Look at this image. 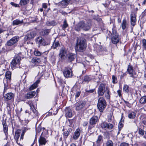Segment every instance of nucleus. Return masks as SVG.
I'll list each match as a JSON object with an SVG mask.
<instances>
[{"label": "nucleus", "mask_w": 146, "mask_h": 146, "mask_svg": "<svg viewBox=\"0 0 146 146\" xmlns=\"http://www.w3.org/2000/svg\"><path fill=\"white\" fill-rule=\"evenodd\" d=\"M66 50L64 46L62 47L60 50L59 56L61 59L64 58L65 57V54L66 53Z\"/></svg>", "instance_id": "obj_24"}, {"label": "nucleus", "mask_w": 146, "mask_h": 146, "mask_svg": "<svg viewBox=\"0 0 146 146\" xmlns=\"http://www.w3.org/2000/svg\"><path fill=\"white\" fill-rule=\"evenodd\" d=\"M70 3L71 4L70 0H63L60 2V4L62 6H65Z\"/></svg>", "instance_id": "obj_38"}, {"label": "nucleus", "mask_w": 146, "mask_h": 146, "mask_svg": "<svg viewBox=\"0 0 146 146\" xmlns=\"http://www.w3.org/2000/svg\"><path fill=\"white\" fill-rule=\"evenodd\" d=\"M123 91L125 93H128L129 92V86L127 84H125L123 87Z\"/></svg>", "instance_id": "obj_41"}, {"label": "nucleus", "mask_w": 146, "mask_h": 146, "mask_svg": "<svg viewBox=\"0 0 146 146\" xmlns=\"http://www.w3.org/2000/svg\"><path fill=\"white\" fill-rule=\"evenodd\" d=\"M47 7V4L46 3H44L42 4V7L46 9Z\"/></svg>", "instance_id": "obj_59"}, {"label": "nucleus", "mask_w": 146, "mask_h": 146, "mask_svg": "<svg viewBox=\"0 0 146 146\" xmlns=\"http://www.w3.org/2000/svg\"><path fill=\"white\" fill-rule=\"evenodd\" d=\"M40 81L38 80L36 81L34 84H32L29 88L30 90H33L36 88L37 86V84Z\"/></svg>", "instance_id": "obj_33"}, {"label": "nucleus", "mask_w": 146, "mask_h": 146, "mask_svg": "<svg viewBox=\"0 0 146 146\" xmlns=\"http://www.w3.org/2000/svg\"><path fill=\"white\" fill-rule=\"evenodd\" d=\"M117 93L118 94L119 96V97L121 96H122V94L121 92V91L120 90H118L117 91Z\"/></svg>", "instance_id": "obj_61"}, {"label": "nucleus", "mask_w": 146, "mask_h": 146, "mask_svg": "<svg viewBox=\"0 0 146 146\" xmlns=\"http://www.w3.org/2000/svg\"><path fill=\"white\" fill-rule=\"evenodd\" d=\"M81 130L80 129L78 128L76 129L72 136V138L76 140L79 137L80 134Z\"/></svg>", "instance_id": "obj_20"}, {"label": "nucleus", "mask_w": 146, "mask_h": 146, "mask_svg": "<svg viewBox=\"0 0 146 146\" xmlns=\"http://www.w3.org/2000/svg\"><path fill=\"white\" fill-rule=\"evenodd\" d=\"M31 62L33 63L38 64L40 62V59L38 58H33L31 60Z\"/></svg>", "instance_id": "obj_35"}, {"label": "nucleus", "mask_w": 146, "mask_h": 146, "mask_svg": "<svg viewBox=\"0 0 146 146\" xmlns=\"http://www.w3.org/2000/svg\"><path fill=\"white\" fill-rule=\"evenodd\" d=\"M140 102L141 104L146 103V95L142 97L140 100Z\"/></svg>", "instance_id": "obj_43"}, {"label": "nucleus", "mask_w": 146, "mask_h": 146, "mask_svg": "<svg viewBox=\"0 0 146 146\" xmlns=\"http://www.w3.org/2000/svg\"><path fill=\"white\" fill-rule=\"evenodd\" d=\"M126 72L129 74L131 77L135 78L137 77L136 73L135 72L133 69V67L129 63L128 65Z\"/></svg>", "instance_id": "obj_9"}, {"label": "nucleus", "mask_w": 146, "mask_h": 146, "mask_svg": "<svg viewBox=\"0 0 146 146\" xmlns=\"http://www.w3.org/2000/svg\"><path fill=\"white\" fill-rule=\"evenodd\" d=\"M100 125L102 128L105 130L112 129L113 127L112 124L108 123L105 121H102Z\"/></svg>", "instance_id": "obj_10"}, {"label": "nucleus", "mask_w": 146, "mask_h": 146, "mask_svg": "<svg viewBox=\"0 0 146 146\" xmlns=\"http://www.w3.org/2000/svg\"><path fill=\"white\" fill-rule=\"evenodd\" d=\"M136 115V113L131 111H129L128 113V117L130 119H133L135 118Z\"/></svg>", "instance_id": "obj_29"}, {"label": "nucleus", "mask_w": 146, "mask_h": 146, "mask_svg": "<svg viewBox=\"0 0 146 146\" xmlns=\"http://www.w3.org/2000/svg\"><path fill=\"white\" fill-rule=\"evenodd\" d=\"M122 119V117H121V121L119 122V123L118 125V129L119 131H120L122 128L123 127V124L121 121V120Z\"/></svg>", "instance_id": "obj_45"}, {"label": "nucleus", "mask_w": 146, "mask_h": 146, "mask_svg": "<svg viewBox=\"0 0 146 146\" xmlns=\"http://www.w3.org/2000/svg\"><path fill=\"white\" fill-rule=\"evenodd\" d=\"M92 79V78L90 76L87 75L85 76L82 78V83L83 84L88 83Z\"/></svg>", "instance_id": "obj_25"}, {"label": "nucleus", "mask_w": 146, "mask_h": 146, "mask_svg": "<svg viewBox=\"0 0 146 146\" xmlns=\"http://www.w3.org/2000/svg\"><path fill=\"white\" fill-rule=\"evenodd\" d=\"M60 46L59 42L58 41L54 40L51 47L53 49H56L57 47Z\"/></svg>", "instance_id": "obj_31"}, {"label": "nucleus", "mask_w": 146, "mask_h": 146, "mask_svg": "<svg viewBox=\"0 0 146 146\" xmlns=\"http://www.w3.org/2000/svg\"><path fill=\"white\" fill-rule=\"evenodd\" d=\"M71 4H79L80 3L82 0H70Z\"/></svg>", "instance_id": "obj_46"}, {"label": "nucleus", "mask_w": 146, "mask_h": 146, "mask_svg": "<svg viewBox=\"0 0 146 146\" xmlns=\"http://www.w3.org/2000/svg\"><path fill=\"white\" fill-rule=\"evenodd\" d=\"M47 142L45 138L41 135L38 139V143L39 146H42L45 145Z\"/></svg>", "instance_id": "obj_23"}, {"label": "nucleus", "mask_w": 146, "mask_h": 146, "mask_svg": "<svg viewBox=\"0 0 146 146\" xmlns=\"http://www.w3.org/2000/svg\"><path fill=\"white\" fill-rule=\"evenodd\" d=\"M50 30L49 29H46L44 30L42 32V33L43 35H48L50 33Z\"/></svg>", "instance_id": "obj_51"}, {"label": "nucleus", "mask_w": 146, "mask_h": 146, "mask_svg": "<svg viewBox=\"0 0 146 146\" xmlns=\"http://www.w3.org/2000/svg\"><path fill=\"white\" fill-rule=\"evenodd\" d=\"M100 117L96 115H93L90 119L89 124L88 125V130H91L94 127L95 125L99 121Z\"/></svg>", "instance_id": "obj_4"}, {"label": "nucleus", "mask_w": 146, "mask_h": 146, "mask_svg": "<svg viewBox=\"0 0 146 146\" xmlns=\"http://www.w3.org/2000/svg\"><path fill=\"white\" fill-rule=\"evenodd\" d=\"M2 124L3 127V131L6 136L8 135V126L7 125L4 119L2 120Z\"/></svg>", "instance_id": "obj_21"}, {"label": "nucleus", "mask_w": 146, "mask_h": 146, "mask_svg": "<svg viewBox=\"0 0 146 146\" xmlns=\"http://www.w3.org/2000/svg\"><path fill=\"white\" fill-rule=\"evenodd\" d=\"M62 27V29L65 30L68 27V24L67 21L66 19H65L63 22V24L62 25H61Z\"/></svg>", "instance_id": "obj_34"}, {"label": "nucleus", "mask_w": 146, "mask_h": 146, "mask_svg": "<svg viewBox=\"0 0 146 146\" xmlns=\"http://www.w3.org/2000/svg\"><path fill=\"white\" fill-rule=\"evenodd\" d=\"M72 131V129L71 128H69L66 130L65 129H63L62 130L63 131V138L65 140H66Z\"/></svg>", "instance_id": "obj_18"}, {"label": "nucleus", "mask_w": 146, "mask_h": 146, "mask_svg": "<svg viewBox=\"0 0 146 146\" xmlns=\"http://www.w3.org/2000/svg\"><path fill=\"white\" fill-rule=\"evenodd\" d=\"M104 95L106 98L107 99L109 100L110 101V92L109 90H106V93H105Z\"/></svg>", "instance_id": "obj_39"}, {"label": "nucleus", "mask_w": 146, "mask_h": 146, "mask_svg": "<svg viewBox=\"0 0 146 146\" xmlns=\"http://www.w3.org/2000/svg\"><path fill=\"white\" fill-rule=\"evenodd\" d=\"M14 95L11 92L8 93L6 94L4 96V100L8 101L13 99Z\"/></svg>", "instance_id": "obj_22"}, {"label": "nucleus", "mask_w": 146, "mask_h": 146, "mask_svg": "<svg viewBox=\"0 0 146 146\" xmlns=\"http://www.w3.org/2000/svg\"><path fill=\"white\" fill-rule=\"evenodd\" d=\"M87 46L86 40L83 37H80L77 39L75 46L76 50L82 52L85 50Z\"/></svg>", "instance_id": "obj_1"}, {"label": "nucleus", "mask_w": 146, "mask_h": 146, "mask_svg": "<svg viewBox=\"0 0 146 146\" xmlns=\"http://www.w3.org/2000/svg\"><path fill=\"white\" fill-rule=\"evenodd\" d=\"M41 129L42 128L41 126H39L36 129V131L39 133L41 131Z\"/></svg>", "instance_id": "obj_57"}, {"label": "nucleus", "mask_w": 146, "mask_h": 146, "mask_svg": "<svg viewBox=\"0 0 146 146\" xmlns=\"http://www.w3.org/2000/svg\"><path fill=\"white\" fill-rule=\"evenodd\" d=\"M36 33L34 31H29L25 37V40H27L33 39L35 36Z\"/></svg>", "instance_id": "obj_13"}, {"label": "nucleus", "mask_w": 146, "mask_h": 146, "mask_svg": "<svg viewBox=\"0 0 146 146\" xmlns=\"http://www.w3.org/2000/svg\"><path fill=\"white\" fill-rule=\"evenodd\" d=\"M34 54L36 56H39L41 55L42 53L38 50L36 49L34 52Z\"/></svg>", "instance_id": "obj_47"}, {"label": "nucleus", "mask_w": 146, "mask_h": 146, "mask_svg": "<svg viewBox=\"0 0 146 146\" xmlns=\"http://www.w3.org/2000/svg\"><path fill=\"white\" fill-rule=\"evenodd\" d=\"M111 34V39L112 43L116 44L118 43L119 40V36L117 33L115 27L112 28Z\"/></svg>", "instance_id": "obj_7"}, {"label": "nucleus", "mask_w": 146, "mask_h": 146, "mask_svg": "<svg viewBox=\"0 0 146 146\" xmlns=\"http://www.w3.org/2000/svg\"><path fill=\"white\" fill-rule=\"evenodd\" d=\"M64 76L66 78H71L72 76V70L69 68H66L63 71Z\"/></svg>", "instance_id": "obj_12"}, {"label": "nucleus", "mask_w": 146, "mask_h": 146, "mask_svg": "<svg viewBox=\"0 0 146 146\" xmlns=\"http://www.w3.org/2000/svg\"><path fill=\"white\" fill-rule=\"evenodd\" d=\"M36 94L35 91L30 92L25 94V97L26 99L31 98L33 97Z\"/></svg>", "instance_id": "obj_26"}, {"label": "nucleus", "mask_w": 146, "mask_h": 146, "mask_svg": "<svg viewBox=\"0 0 146 146\" xmlns=\"http://www.w3.org/2000/svg\"><path fill=\"white\" fill-rule=\"evenodd\" d=\"M21 131V130L17 129L15 132V135H14V138L16 140V142L17 143L18 139L20 135V133Z\"/></svg>", "instance_id": "obj_28"}, {"label": "nucleus", "mask_w": 146, "mask_h": 146, "mask_svg": "<svg viewBox=\"0 0 146 146\" xmlns=\"http://www.w3.org/2000/svg\"><path fill=\"white\" fill-rule=\"evenodd\" d=\"M11 73L9 71H7L5 74L6 78L7 80H4L3 82L4 84V93L8 89V86L10 85V82L11 79Z\"/></svg>", "instance_id": "obj_6"}, {"label": "nucleus", "mask_w": 146, "mask_h": 146, "mask_svg": "<svg viewBox=\"0 0 146 146\" xmlns=\"http://www.w3.org/2000/svg\"><path fill=\"white\" fill-rule=\"evenodd\" d=\"M65 115L66 117L70 118L72 116V110L70 108H67L65 110Z\"/></svg>", "instance_id": "obj_27"}, {"label": "nucleus", "mask_w": 146, "mask_h": 146, "mask_svg": "<svg viewBox=\"0 0 146 146\" xmlns=\"http://www.w3.org/2000/svg\"><path fill=\"white\" fill-rule=\"evenodd\" d=\"M21 60V57L19 55L15 56L12 60L11 64V67L12 68L17 67L20 64Z\"/></svg>", "instance_id": "obj_8"}, {"label": "nucleus", "mask_w": 146, "mask_h": 146, "mask_svg": "<svg viewBox=\"0 0 146 146\" xmlns=\"http://www.w3.org/2000/svg\"><path fill=\"white\" fill-rule=\"evenodd\" d=\"M106 145V146H113V143L111 140H109L107 141Z\"/></svg>", "instance_id": "obj_48"}, {"label": "nucleus", "mask_w": 146, "mask_h": 146, "mask_svg": "<svg viewBox=\"0 0 146 146\" xmlns=\"http://www.w3.org/2000/svg\"><path fill=\"white\" fill-rule=\"evenodd\" d=\"M126 75V73H123L121 75L120 77L121 78H123Z\"/></svg>", "instance_id": "obj_63"}, {"label": "nucleus", "mask_w": 146, "mask_h": 146, "mask_svg": "<svg viewBox=\"0 0 146 146\" xmlns=\"http://www.w3.org/2000/svg\"><path fill=\"white\" fill-rule=\"evenodd\" d=\"M29 0H20L19 4L21 6L25 5L29 3Z\"/></svg>", "instance_id": "obj_40"}, {"label": "nucleus", "mask_w": 146, "mask_h": 146, "mask_svg": "<svg viewBox=\"0 0 146 146\" xmlns=\"http://www.w3.org/2000/svg\"><path fill=\"white\" fill-rule=\"evenodd\" d=\"M105 85L104 84H101L99 86L98 94V96H103L105 92Z\"/></svg>", "instance_id": "obj_14"}, {"label": "nucleus", "mask_w": 146, "mask_h": 146, "mask_svg": "<svg viewBox=\"0 0 146 146\" xmlns=\"http://www.w3.org/2000/svg\"><path fill=\"white\" fill-rule=\"evenodd\" d=\"M94 91H95V90L94 89H92L91 90H86V92H88L89 93H92L94 92Z\"/></svg>", "instance_id": "obj_56"}, {"label": "nucleus", "mask_w": 146, "mask_h": 146, "mask_svg": "<svg viewBox=\"0 0 146 146\" xmlns=\"http://www.w3.org/2000/svg\"><path fill=\"white\" fill-rule=\"evenodd\" d=\"M26 103L30 107V110L34 109V108H36V107L34 106L33 103L31 101H28Z\"/></svg>", "instance_id": "obj_44"}, {"label": "nucleus", "mask_w": 146, "mask_h": 146, "mask_svg": "<svg viewBox=\"0 0 146 146\" xmlns=\"http://www.w3.org/2000/svg\"><path fill=\"white\" fill-rule=\"evenodd\" d=\"M103 141V137L101 135H100L98 136L96 143L100 145Z\"/></svg>", "instance_id": "obj_32"}, {"label": "nucleus", "mask_w": 146, "mask_h": 146, "mask_svg": "<svg viewBox=\"0 0 146 146\" xmlns=\"http://www.w3.org/2000/svg\"><path fill=\"white\" fill-rule=\"evenodd\" d=\"M11 4L13 7H19V5L20 4H17L15 3L14 2H12L10 3Z\"/></svg>", "instance_id": "obj_53"}, {"label": "nucleus", "mask_w": 146, "mask_h": 146, "mask_svg": "<svg viewBox=\"0 0 146 146\" xmlns=\"http://www.w3.org/2000/svg\"><path fill=\"white\" fill-rule=\"evenodd\" d=\"M107 106L106 102L104 98L103 97H100L98 100L97 107L100 112L103 111Z\"/></svg>", "instance_id": "obj_5"}, {"label": "nucleus", "mask_w": 146, "mask_h": 146, "mask_svg": "<svg viewBox=\"0 0 146 146\" xmlns=\"http://www.w3.org/2000/svg\"><path fill=\"white\" fill-rule=\"evenodd\" d=\"M56 22L53 20L51 21H48L46 22V25L48 26H54L56 25Z\"/></svg>", "instance_id": "obj_36"}, {"label": "nucleus", "mask_w": 146, "mask_h": 146, "mask_svg": "<svg viewBox=\"0 0 146 146\" xmlns=\"http://www.w3.org/2000/svg\"><path fill=\"white\" fill-rule=\"evenodd\" d=\"M76 57V55L75 54L69 52L67 55V59L68 62H71L74 61Z\"/></svg>", "instance_id": "obj_19"}, {"label": "nucleus", "mask_w": 146, "mask_h": 146, "mask_svg": "<svg viewBox=\"0 0 146 146\" xmlns=\"http://www.w3.org/2000/svg\"><path fill=\"white\" fill-rule=\"evenodd\" d=\"M19 40V37L18 36H15L7 41L5 45L8 46L14 45Z\"/></svg>", "instance_id": "obj_11"}, {"label": "nucleus", "mask_w": 146, "mask_h": 146, "mask_svg": "<svg viewBox=\"0 0 146 146\" xmlns=\"http://www.w3.org/2000/svg\"><path fill=\"white\" fill-rule=\"evenodd\" d=\"M86 102L85 101H80L75 104V110L77 111L83 112L86 109Z\"/></svg>", "instance_id": "obj_3"}, {"label": "nucleus", "mask_w": 146, "mask_h": 146, "mask_svg": "<svg viewBox=\"0 0 146 146\" xmlns=\"http://www.w3.org/2000/svg\"><path fill=\"white\" fill-rule=\"evenodd\" d=\"M138 133L139 134L143 135L144 133V131L141 128H139L138 130Z\"/></svg>", "instance_id": "obj_52"}, {"label": "nucleus", "mask_w": 146, "mask_h": 146, "mask_svg": "<svg viewBox=\"0 0 146 146\" xmlns=\"http://www.w3.org/2000/svg\"><path fill=\"white\" fill-rule=\"evenodd\" d=\"M112 82L113 84H116L117 82V77L115 76L114 75L112 76Z\"/></svg>", "instance_id": "obj_49"}, {"label": "nucleus", "mask_w": 146, "mask_h": 146, "mask_svg": "<svg viewBox=\"0 0 146 146\" xmlns=\"http://www.w3.org/2000/svg\"><path fill=\"white\" fill-rule=\"evenodd\" d=\"M81 94V91H78L77 92L75 95L76 98L78 97Z\"/></svg>", "instance_id": "obj_55"}, {"label": "nucleus", "mask_w": 146, "mask_h": 146, "mask_svg": "<svg viewBox=\"0 0 146 146\" xmlns=\"http://www.w3.org/2000/svg\"><path fill=\"white\" fill-rule=\"evenodd\" d=\"M35 40L36 43L39 46L41 45L44 46L46 45L44 39L41 36H40L37 37Z\"/></svg>", "instance_id": "obj_16"}, {"label": "nucleus", "mask_w": 146, "mask_h": 146, "mask_svg": "<svg viewBox=\"0 0 146 146\" xmlns=\"http://www.w3.org/2000/svg\"><path fill=\"white\" fill-rule=\"evenodd\" d=\"M23 23V20H20L19 19H17L14 20L12 23V25H21Z\"/></svg>", "instance_id": "obj_30"}, {"label": "nucleus", "mask_w": 146, "mask_h": 146, "mask_svg": "<svg viewBox=\"0 0 146 146\" xmlns=\"http://www.w3.org/2000/svg\"><path fill=\"white\" fill-rule=\"evenodd\" d=\"M88 124V122L87 121H84L83 124V125L84 127L86 126Z\"/></svg>", "instance_id": "obj_62"}, {"label": "nucleus", "mask_w": 146, "mask_h": 146, "mask_svg": "<svg viewBox=\"0 0 146 146\" xmlns=\"http://www.w3.org/2000/svg\"><path fill=\"white\" fill-rule=\"evenodd\" d=\"M29 129V128L25 127L24 128L22 133L21 134L20 138V140H23V137L24 135L25 134V133Z\"/></svg>", "instance_id": "obj_37"}, {"label": "nucleus", "mask_w": 146, "mask_h": 146, "mask_svg": "<svg viewBox=\"0 0 146 146\" xmlns=\"http://www.w3.org/2000/svg\"><path fill=\"white\" fill-rule=\"evenodd\" d=\"M142 44L143 49L146 50V40L145 39L143 40Z\"/></svg>", "instance_id": "obj_50"}, {"label": "nucleus", "mask_w": 146, "mask_h": 146, "mask_svg": "<svg viewBox=\"0 0 146 146\" xmlns=\"http://www.w3.org/2000/svg\"><path fill=\"white\" fill-rule=\"evenodd\" d=\"M130 16L131 24L133 27L135 25L136 21V13L135 12H132Z\"/></svg>", "instance_id": "obj_17"}, {"label": "nucleus", "mask_w": 146, "mask_h": 146, "mask_svg": "<svg viewBox=\"0 0 146 146\" xmlns=\"http://www.w3.org/2000/svg\"><path fill=\"white\" fill-rule=\"evenodd\" d=\"M127 25V21L125 19H123L122 21V22L121 24V27L122 29L123 30H124L126 27Z\"/></svg>", "instance_id": "obj_42"}, {"label": "nucleus", "mask_w": 146, "mask_h": 146, "mask_svg": "<svg viewBox=\"0 0 146 146\" xmlns=\"http://www.w3.org/2000/svg\"><path fill=\"white\" fill-rule=\"evenodd\" d=\"M11 108H9L7 109V114L9 115L10 117H11Z\"/></svg>", "instance_id": "obj_54"}, {"label": "nucleus", "mask_w": 146, "mask_h": 146, "mask_svg": "<svg viewBox=\"0 0 146 146\" xmlns=\"http://www.w3.org/2000/svg\"><path fill=\"white\" fill-rule=\"evenodd\" d=\"M91 23L90 21L86 23L83 21L79 22L75 26L74 29L76 31H80L81 29L85 31H88L91 28Z\"/></svg>", "instance_id": "obj_2"}, {"label": "nucleus", "mask_w": 146, "mask_h": 146, "mask_svg": "<svg viewBox=\"0 0 146 146\" xmlns=\"http://www.w3.org/2000/svg\"><path fill=\"white\" fill-rule=\"evenodd\" d=\"M25 113H28L29 115H31L33 118L35 117L38 115V111L36 110V108L31 109L30 110H27L25 111Z\"/></svg>", "instance_id": "obj_15"}, {"label": "nucleus", "mask_w": 146, "mask_h": 146, "mask_svg": "<svg viewBox=\"0 0 146 146\" xmlns=\"http://www.w3.org/2000/svg\"><path fill=\"white\" fill-rule=\"evenodd\" d=\"M126 105L127 107L129 108L131 107V104H130L129 102H128L126 104Z\"/></svg>", "instance_id": "obj_64"}, {"label": "nucleus", "mask_w": 146, "mask_h": 146, "mask_svg": "<svg viewBox=\"0 0 146 146\" xmlns=\"http://www.w3.org/2000/svg\"><path fill=\"white\" fill-rule=\"evenodd\" d=\"M140 145L141 146H146V141L141 143Z\"/></svg>", "instance_id": "obj_60"}, {"label": "nucleus", "mask_w": 146, "mask_h": 146, "mask_svg": "<svg viewBox=\"0 0 146 146\" xmlns=\"http://www.w3.org/2000/svg\"><path fill=\"white\" fill-rule=\"evenodd\" d=\"M120 146H129V144L126 143H122L120 145Z\"/></svg>", "instance_id": "obj_58"}]
</instances>
